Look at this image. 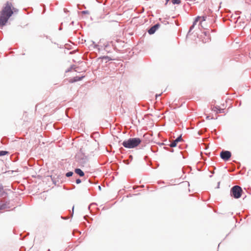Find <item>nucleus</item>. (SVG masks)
Instances as JSON below:
<instances>
[{
	"label": "nucleus",
	"mask_w": 251,
	"mask_h": 251,
	"mask_svg": "<svg viewBox=\"0 0 251 251\" xmlns=\"http://www.w3.org/2000/svg\"><path fill=\"white\" fill-rule=\"evenodd\" d=\"M171 1L173 4H179L180 2V0H171Z\"/></svg>",
	"instance_id": "nucleus-11"
},
{
	"label": "nucleus",
	"mask_w": 251,
	"mask_h": 251,
	"mask_svg": "<svg viewBox=\"0 0 251 251\" xmlns=\"http://www.w3.org/2000/svg\"><path fill=\"white\" fill-rule=\"evenodd\" d=\"M182 139L181 138V136H179L177 137L175 140L173 141L170 145L171 147H175L176 146L177 143L179 142L182 141Z\"/></svg>",
	"instance_id": "nucleus-6"
},
{
	"label": "nucleus",
	"mask_w": 251,
	"mask_h": 251,
	"mask_svg": "<svg viewBox=\"0 0 251 251\" xmlns=\"http://www.w3.org/2000/svg\"><path fill=\"white\" fill-rule=\"evenodd\" d=\"M231 152L227 151H222L220 153V157L225 161L228 160L231 157Z\"/></svg>",
	"instance_id": "nucleus-5"
},
{
	"label": "nucleus",
	"mask_w": 251,
	"mask_h": 251,
	"mask_svg": "<svg viewBox=\"0 0 251 251\" xmlns=\"http://www.w3.org/2000/svg\"><path fill=\"white\" fill-rule=\"evenodd\" d=\"M8 152L6 151H0V156H3L7 154Z\"/></svg>",
	"instance_id": "nucleus-14"
},
{
	"label": "nucleus",
	"mask_w": 251,
	"mask_h": 251,
	"mask_svg": "<svg viewBox=\"0 0 251 251\" xmlns=\"http://www.w3.org/2000/svg\"><path fill=\"white\" fill-rule=\"evenodd\" d=\"M73 173L72 172H68L66 174V176L67 177H70V176H72L73 175Z\"/></svg>",
	"instance_id": "nucleus-15"
},
{
	"label": "nucleus",
	"mask_w": 251,
	"mask_h": 251,
	"mask_svg": "<svg viewBox=\"0 0 251 251\" xmlns=\"http://www.w3.org/2000/svg\"><path fill=\"white\" fill-rule=\"evenodd\" d=\"M206 17L205 16H198L196 18L194 22L190 28V31L192 30L195 27V25L197 24L198 22H200L199 25L202 27L204 28L203 25L202 24V22L205 21Z\"/></svg>",
	"instance_id": "nucleus-4"
},
{
	"label": "nucleus",
	"mask_w": 251,
	"mask_h": 251,
	"mask_svg": "<svg viewBox=\"0 0 251 251\" xmlns=\"http://www.w3.org/2000/svg\"><path fill=\"white\" fill-rule=\"evenodd\" d=\"M18 11L11 2L7 1L0 12V27L4 25L13 13Z\"/></svg>",
	"instance_id": "nucleus-1"
},
{
	"label": "nucleus",
	"mask_w": 251,
	"mask_h": 251,
	"mask_svg": "<svg viewBox=\"0 0 251 251\" xmlns=\"http://www.w3.org/2000/svg\"><path fill=\"white\" fill-rule=\"evenodd\" d=\"M75 172L80 176H83L84 175V173L80 169H75Z\"/></svg>",
	"instance_id": "nucleus-9"
},
{
	"label": "nucleus",
	"mask_w": 251,
	"mask_h": 251,
	"mask_svg": "<svg viewBox=\"0 0 251 251\" xmlns=\"http://www.w3.org/2000/svg\"><path fill=\"white\" fill-rule=\"evenodd\" d=\"M80 182H81V180H80V179H77L76 180V183L77 184H79V183H80Z\"/></svg>",
	"instance_id": "nucleus-16"
},
{
	"label": "nucleus",
	"mask_w": 251,
	"mask_h": 251,
	"mask_svg": "<svg viewBox=\"0 0 251 251\" xmlns=\"http://www.w3.org/2000/svg\"><path fill=\"white\" fill-rule=\"evenodd\" d=\"M142 140L139 138H130L122 143L123 146L127 149L135 148L142 143Z\"/></svg>",
	"instance_id": "nucleus-2"
},
{
	"label": "nucleus",
	"mask_w": 251,
	"mask_h": 251,
	"mask_svg": "<svg viewBox=\"0 0 251 251\" xmlns=\"http://www.w3.org/2000/svg\"><path fill=\"white\" fill-rule=\"evenodd\" d=\"M211 109L212 111L216 113H221L223 109H222L219 106L211 105Z\"/></svg>",
	"instance_id": "nucleus-8"
},
{
	"label": "nucleus",
	"mask_w": 251,
	"mask_h": 251,
	"mask_svg": "<svg viewBox=\"0 0 251 251\" xmlns=\"http://www.w3.org/2000/svg\"><path fill=\"white\" fill-rule=\"evenodd\" d=\"M243 190L241 187L238 185L233 186L230 190L231 196L235 199H239L241 197Z\"/></svg>",
	"instance_id": "nucleus-3"
},
{
	"label": "nucleus",
	"mask_w": 251,
	"mask_h": 251,
	"mask_svg": "<svg viewBox=\"0 0 251 251\" xmlns=\"http://www.w3.org/2000/svg\"><path fill=\"white\" fill-rule=\"evenodd\" d=\"M160 25L159 24L155 25L152 26L149 30L148 32L150 34H153L155 31L159 27Z\"/></svg>",
	"instance_id": "nucleus-7"
},
{
	"label": "nucleus",
	"mask_w": 251,
	"mask_h": 251,
	"mask_svg": "<svg viewBox=\"0 0 251 251\" xmlns=\"http://www.w3.org/2000/svg\"><path fill=\"white\" fill-rule=\"evenodd\" d=\"M6 207V205L5 204L1 203L0 204V210H2L3 209H5Z\"/></svg>",
	"instance_id": "nucleus-13"
},
{
	"label": "nucleus",
	"mask_w": 251,
	"mask_h": 251,
	"mask_svg": "<svg viewBox=\"0 0 251 251\" xmlns=\"http://www.w3.org/2000/svg\"><path fill=\"white\" fill-rule=\"evenodd\" d=\"M99 188L100 189V186H99Z\"/></svg>",
	"instance_id": "nucleus-17"
},
{
	"label": "nucleus",
	"mask_w": 251,
	"mask_h": 251,
	"mask_svg": "<svg viewBox=\"0 0 251 251\" xmlns=\"http://www.w3.org/2000/svg\"><path fill=\"white\" fill-rule=\"evenodd\" d=\"M5 194V192H4L3 189L2 188H0V196H3Z\"/></svg>",
	"instance_id": "nucleus-12"
},
{
	"label": "nucleus",
	"mask_w": 251,
	"mask_h": 251,
	"mask_svg": "<svg viewBox=\"0 0 251 251\" xmlns=\"http://www.w3.org/2000/svg\"><path fill=\"white\" fill-rule=\"evenodd\" d=\"M82 77H83V76H81V77L75 76L74 78V80L73 81H71V82H73L80 80L81 79V78Z\"/></svg>",
	"instance_id": "nucleus-10"
}]
</instances>
